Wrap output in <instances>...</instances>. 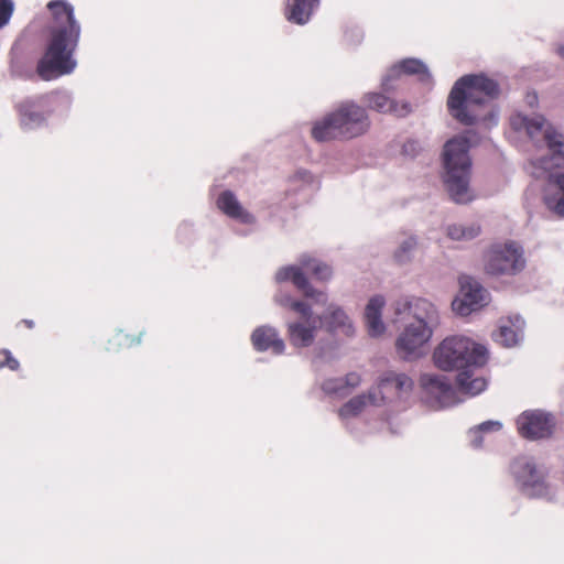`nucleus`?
<instances>
[{
	"label": "nucleus",
	"instance_id": "obj_6",
	"mask_svg": "<svg viewBox=\"0 0 564 564\" xmlns=\"http://www.w3.org/2000/svg\"><path fill=\"white\" fill-rule=\"evenodd\" d=\"M80 37V28H73L70 33L64 30H51L45 52L39 61L36 72L44 80L70 74L77 63L74 53Z\"/></svg>",
	"mask_w": 564,
	"mask_h": 564
},
{
	"label": "nucleus",
	"instance_id": "obj_31",
	"mask_svg": "<svg viewBox=\"0 0 564 564\" xmlns=\"http://www.w3.org/2000/svg\"><path fill=\"white\" fill-rule=\"evenodd\" d=\"M416 247V239L414 237H410L405 239L399 249L394 253V259L399 263H404L410 259L411 252Z\"/></svg>",
	"mask_w": 564,
	"mask_h": 564
},
{
	"label": "nucleus",
	"instance_id": "obj_21",
	"mask_svg": "<svg viewBox=\"0 0 564 564\" xmlns=\"http://www.w3.org/2000/svg\"><path fill=\"white\" fill-rule=\"evenodd\" d=\"M318 4L319 0H288L284 15L288 21L302 25L308 22Z\"/></svg>",
	"mask_w": 564,
	"mask_h": 564
},
{
	"label": "nucleus",
	"instance_id": "obj_36",
	"mask_svg": "<svg viewBox=\"0 0 564 564\" xmlns=\"http://www.w3.org/2000/svg\"><path fill=\"white\" fill-rule=\"evenodd\" d=\"M416 143L414 141H409L403 145V151L408 153L409 151H413L415 149Z\"/></svg>",
	"mask_w": 564,
	"mask_h": 564
},
{
	"label": "nucleus",
	"instance_id": "obj_32",
	"mask_svg": "<svg viewBox=\"0 0 564 564\" xmlns=\"http://www.w3.org/2000/svg\"><path fill=\"white\" fill-rule=\"evenodd\" d=\"M290 308L302 316V321L305 319H316L313 314L311 306L301 301H291L289 304Z\"/></svg>",
	"mask_w": 564,
	"mask_h": 564
},
{
	"label": "nucleus",
	"instance_id": "obj_9",
	"mask_svg": "<svg viewBox=\"0 0 564 564\" xmlns=\"http://www.w3.org/2000/svg\"><path fill=\"white\" fill-rule=\"evenodd\" d=\"M553 427L554 421L552 415L540 410L524 411L517 419L519 434L528 440L549 437L552 434Z\"/></svg>",
	"mask_w": 564,
	"mask_h": 564
},
{
	"label": "nucleus",
	"instance_id": "obj_14",
	"mask_svg": "<svg viewBox=\"0 0 564 564\" xmlns=\"http://www.w3.org/2000/svg\"><path fill=\"white\" fill-rule=\"evenodd\" d=\"M251 343L257 351L271 350L275 355L284 351L285 345L278 332L269 326H260L251 334Z\"/></svg>",
	"mask_w": 564,
	"mask_h": 564
},
{
	"label": "nucleus",
	"instance_id": "obj_24",
	"mask_svg": "<svg viewBox=\"0 0 564 564\" xmlns=\"http://www.w3.org/2000/svg\"><path fill=\"white\" fill-rule=\"evenodd\" d=\"M512 473L522 488L535 487L541 476L535 465L527 458H518L512 463Z\"/></svg>",
	"mask_w": 564,
	"mask_h": 564
},
{
	"label": "nucleus",
	"instance_id": "obj_28",
	"mask_svg": "<svg viewBox=\"0 0 564 564\" xmlns=\"http://www.w3.org/2000/svg\"><path fill=\"white\" fill-rule=\"evenodd\" d=\"M521 328L518 325L509 326L501 324L499 329L494 333V340L505 347H512L518 344Z\"/></svg>",
	"mask_w": 564,
	"mask_h": 564
},
{
	"label": "nucleus",
	"instance_id": "obj_11",
	"mask_svg": "<svg viewBox=\"0 0 564 564\" xmlns=\"http://www.w3.org/2000/svg\"><path fill=\"white\" fill-rule=\"evenodd\" d=\"M394 88L393 83H390L389 91L382 88L381 93H367L362 97V102L368 109L380 113H392L400 118L406 117L412 111L411 105L408 101L392 99L389 94H391Z\"/></svg>",
	"mask_w": 564,
	"mask_h": 564
},
{
	"label": "nucleus",
	"instance_id": "obj_19",
	"mask_svg": "<svg viewBox=\"0 0 564 564\" xmlns=\"http://www.w3.org/2000/svg\"><path fill=\"white\" fill-rule=\"evenodd\" d=\"M422 389L438 402H445L453 395L449 380L443 375L424 373L420 377Z\"/></svg>",
	"mask_w": 564,
	"mask_h": 564
},
{
	"label": "nucleus",
	"instance_id": "obj_20",
	"mask_svg": "<svg viewBox=\"0 0 564 564\" xmlns=\"http://www.w3.org/2000/svg\"><path fill=\"white\" fill-rule=\"evenodd\" d=\"M413 388L412 379L405 373L389 372L384 375L376 388L377 393L383 395V393L402 395L409 393Z\"/></svg>",
	"mask_w": 564,
	"mask_h": 564
},
{
	"label": "nucleus",
	"instance_id": "obj_4",
	"mask_svg": "<svg viewBox=\"0 0 564 564\" xmlns=\"http://www.w3.org/2000/svg\"><path fill=\"white\" fill-rule=\"evenodd\" d=\"M469 141L465 137L448 140L443 150L444 185L453 202L468 204L475 195L469 186L471 160Z\"/></svg>",
	"mask_w": 564,
	"mask_h": 564
},
{
	"label": "nucleus",
	"instance_id": "obj_5",
	"mask_svg": "<svg viewBox=\"0 0 564 564\" xmlns=\"http://www.w3.org/2000/svg\"><path fill=\"white\" fill-rule=\"evenodd\" d=\"M369 127V116L364 107L344 102L314 123L312 137L318 142L349 140L366 133Z\"/></svg>",
	"mask_w": 564,
	"mask_h": 564
},
{
	"label": "nucleus",
	"instance_id": "obj_7",
	"mask_svg": "<svg viewBox=\"0 0 564 564\" xmlns=\"http://www.w3.org/2000/svg\"><path fill=\"white\" fill-rule=\"evenodd\" d=\"M524 267L523 249L514 241L494 243L485 256V271L494 276L514 275Z\"/></svg>",
	"mask_w": 564,
	"mask_h": 564
},
{
	"label": "nucleus",
	"instance_id": "obj_34",
	"mask_svg": "<svg viewBox=\"0 0 564 564\" xmlns=\"http://www.w3.org/2000/svg\"><path fill=\"white\" fill-rule=\"evenodd\" d=\"M501 429V423L497 422V421H487V422H484L481 423L479 426H478V430L481 431V432H488V431H498Z\"/></svg>",
	"mask_w": 564,
	"mask_h": 564
},
{
	"label": "nucleus",
	"instance_id": "obj_15",
	"mask_svg": "<svg viewBox=\"0 0 564 564\" xmlns=\"http://www.w3.org/2000/svg\"><path fill=\"white\" fill-rule=\"evenodd\" d=\"M318 322V319H305L289 323L288 335L291 345L294 347L311 346L315 339Z\"/></svg>",
	"mask_w": 564,
	"mask_h": 564
},
{
	"label": "nucleus",
	"instance_id": "obj_22",
	"mask_svg": "<svg viewBox=\"0 0 564 564\" xmlns=\"http://www.w3.org/2000/svg\"><path fill=\"white\" fill-rule=\"evenodd\" d=\"M384 306V299L380 295L369 300L365 310V319L368 333L371 337H378L386 330V326L381 319V312Z\"/></svg>",
	"mask_w": 564,
	"mask_h": 564
},
{
	"label": "nucleus",
	"instance_id": "obj_27",
	"mask_svg": "<svg viewBox=\"0 0 564 564\" xmlns=\"http://www.w3.org/2000/svg\"><path fill=\"white\" fill-rule=\"evenodd\" d=\"M324 319L328 329L332 332L341 329L346 335H350L352 333V327L348 316L338 307H330L329 313L324 316Z\"/></svg>",
	"mask_w": 564,
	"mask_h": 564
},
{
	"label": "nucleus",
	"instance_id": "obj_12",
	"mask_svg": "<svg viewBox=\"0 0 564 564\" xmlns=\"http://www.w3.org/2000/svg\"><path fill=\"white\" fill-rule=\"evenodd\" d=\"M402 75H417L422 82H426L431 77L426 65L422 61L404 58L389 69L388 74L382 79L381 88L389 91L390 83L399 80Z\"/></svg>",
	"mask_w": 564,
	"mask_h": 564
},
{
	"label": "nucleus",
	"instance_id": "obj_38",
	"mask_svg": "<svg viewBox=\"0 0 564 564\" xmlns=\"http://www.w3.org/2000/svg\"><path fill=\"white\" fill-rule=\"evenodd\" d=\"M24 323L28 325V327H32L33 326V322L32 321H24Z\"/></svg>",
	"mask_w": 564,
	"mask_h": 564
},
{
	"label": "nucleus",
	"instance_id": "obj_18",
	"mask_svg": "<svg viewBox=\"0 0 564 564\" xmlns=\"http://www.w3.org/2000/svg\"><path fill=\"white\" fill-rule=\"evenodd\" d=\"M47 9L51 11L55 25L51 30H64L70 33L73 28H80L79 23L75 20L73 7L64 0H53L47 3Z\"/></svg>",
	"mask_w": 564,
	"mask_h": 564
},
{
	"label": "nucleus",
	"instance_id": "obj_13",
	"mask_svg": "<svg viewBox=\"0 0 564 564\" xmlns=\"http://www.w3.org/2000/svg\"><path fill=\"white\" fill-rule=\"evenodd\" d=\"M276 280L279 282L291 281L306 297L315 299L316 301L326 299L325 293L315 290L311 285L300 267L290 265L280 269L276 273Z\"/></svg>",
	"mask_w": 564,
	"mask_h": 564
},
{
	"label": "nucleus",
	"instance_id": "obj_37",
	"mask_svg": "<svg viewBox=\"0 0 564 564\" xmlns=\"http://www.w3.org/2000/svg\"><path fill=\"white\" fill-rule=\"evenodd\" d=\"M556 52L562 58H564V45H560Z\"/></svg>",
	"mask_w": 564,
	"mask_h": 564
},
{
	"label": "nucleus",
	"instance_id": "obj_35",
	"mask_svg": "<svg viewBox=\"0 0 564 564\" xmlns=\"http://www.w3.org/2000/svg\"><path fill=\"white\" fill-rule=\"evenodd\" d=\"M6 365L12 370H17L19 368V361L11 356L7 357Z\"/></svg>",
	"mask_w": 564,
	"mask_h": 564
},
{
	"label": "nucleus",
	"instance_id": "obj_3",
	"mask_svg": "<svg viewBox=\"0 0 564 564\" xmlns=\"http://www.w3.org/2000/svg\"><path fill=\"white\" fill-rule=\"evenodd\" d=\"M499 95V85L485 75H465L453 86L447 107L449 113L460 123L470 126L479 118L478 109Z\"/></svg>",
	"mask_w": 564,
	"mask_h": 564
},
{
	"label": "nucleus",
	"instance_id": "obj_26",
	"mask_svg": "<svg viewBox=\"0 0 564 564\" xmlns=\"http://www.w3.org/2000/svg\"><path fill=\"white\" fill-rule=\"evenodd\" d=\"M481 232V227L477 223L470 224H453L447 226V237L455 241H469L478 237Z\"/></svg>",
	"mask_w": 564,
	"mask_h": 564
},
{
	"label": "nucleus",
	"instance_id": "obj_17",
	"mask_svg": "<svg viewBox=\"0 0 564 564\" xmlns=\"http://www.w3.org/2000/svg\"><path fill=\"white\" fill-rule=\"evenodd\" d=\"M217 207L228 217L237 219L242 224L250 225L254 223V217L247 212L236 195L231 191H224L217 198Z\"/></svg>",
	"mask_w": 564,
	"mask_h": 564
},
{
	"label": "nucleus",
	"instance_id": "obj_2",
	"mask_svg": "<svg viewBox=\"0 0 564 564\" xmlns=\"http://www.w3.org/2000/svg\"><path fill=\"white\" fill-rule=\"evenodd\" d=\"M520 119L531 139L542 134L546 142L550 154L536 159L533 164L549 173L543 197L545 205L564 217V172L552 173L554 169H564V135L547 123L542 116Z\"/></svg>",
	"mask_w": 564,
	"mask_h": 564
},
{
	"label": "nucleus",
	"instance_id": "obj_29",
	"mask_svg": "<svg viewBox=\"0 0 564 564\" xmlns=\"http://www.w3.org/2000/svg\"><path fill=\"white\" fill-rule=\"evenodd\" d=\"M302 265L318 281H328L332 278V268L322 261L311 258L304 259L302 260Z\"/></svg>",
	"mask_w": 564,
	"mask_h": 564
},
{
	"label": "nucleus",
	"instance_id": "obj_30",
	"mask_svg": "<svg viewBox=\"0 0 564 564\" xmlns=\"http://www.w3.org/2000/svg\"><path fill=\"white\" fill-rule=\"evenodd\" d=\"M33 106L31 100H24L17 106L24 124H39L44 120L40 112L32 111Z\"/></svg>",
	"mask_w": 564,
	"mask_h": 564
},
{
	"label": "nucleus",
	"instance_id": "obj_1",
	"mask_svg": "<svg viewBox=\"0 0 564 564\" xmlns=\"http://www.w3.org/2000/svg\"><path fill=\"white\" fill-rule=\"evenodd\" d=\"M487 359L486 347L465 336L446 337L433 352V361L438 369L460 370L457 386L462 392L471 395L486 389V380L481 377L474 378L473 369L485 366Z\"/></svg>",
	"mask_w": 564,
	"mask_h": 564
},
{
	"label": "nucleus",
	"instance_id": "obj_10",
	"mask_svg": "<svg viewBox=\"0 0 564 564\" xmlns=\"http://www.w3.org/2000/svg\"><path fill=\"white\" fill-rule=\"evenodd\" d=\"M486 290L470 278L460 279V296L453 303V310L460 316H467L484 305Z\"/></svg>",
	"mask_w": 564,
	"mask_h": 564
},
{
	"label": "nucleus",
	"instance_id": "obj_23",
	"mask_svg": "<svg viewBox=\"0 0 564 564\" xmlns=\"http://www.w3.org/2000/svg\"><path fill=\"white\" fill-rule=\"evenodd\" d=\"M361 383V377L357 372H349L343 378H330L323 382L322 389L327 394L346 397Z\"/></svg>",
	"mask_w": 564,
	"mask_h": 564
},
{
	"label": "nucleus",
	"instance_id": "obj_8",
	"mask_svg": "<svg viewBox=\"0 0 564 564\" xmlns=\"http://www.w3.org/2000/svg\"><path fill=\"white\" fill-rule=\"evenodd\" d=\"M433 319L415 313V321L406 325L395 343L397 351L403 359L416 358L422 354V348L432 337V329L427 324Z\"/></svg>",
	"mask_w": 564,
	"mask_h": 564
},
{
	"label": "nucleus",
	"instance_id": "obj_25",
	"mask_svg": "<svg viewBox=\"0 0 564 564\" xmlns=\"http://www.w3.org/2000/svg\"><path fill=\"white\" fill-rule=\"evenodd\" d=\"M395 315H402L404 313H412L415 317V313L425 315L427 318H434L436 310L434 305L424 299L409 300L408 297H401L393 304Z\"/></svg>",
	"mask_w": 564,
	"mask_h": 564
},
{
	"label": "nucleus",
	"instance_id": "obj_16",
	"mask_svg": "<svg viewBox=\"0 0 564 564\" xmlns=\"http://www.w3.org/2000/svg\"><path fill=\"white\" fill-rule=\"evenodd\" d=\"M384 401V395H378L376 389H370L367 393L358 394L344 403L338 410L340 419H349L360 414L368 405H380Z\"/></svg>",
	"mask_w": 564,
	"mask_h": 564
},
{
	"label": "nucleus",
	"instance_id": "obj_33",
	"mask_svg": "<svg viewBox=\"0 0 564 564\" xmlns=\"http://www.w3.org/2000/svg\"><path fill=\"white\" fill-rule=\"evenodd\" d=\"M12 11L13 3L11 0H0V28L8 23Z\"/></svg>",
	"mask_w": 564,
	"mask_h": 564
}]
</instances>
